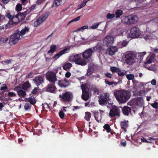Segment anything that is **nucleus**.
<instances>
[{
	"label": "nucleus",
	"mask_w": 158,
	"mask_h": 158,
	"mask_svg": "<svg viewBox=\"0 0 158 158\" xmlns=\"http://www.w3.org/2000/svg\"><path fill=\"white\" fill-rule=\"evenodd\" d=\"M123 114L125 116H128L131 113V109L130 107L127 106H124L121 107V110Z\"/></svg>",
	"instance_id": "obj_21"
},
{
	"label": "nucleus",
	"mask_w": 158,
	"mask_h": 158,
	"mask_svg": "<svg viewBox=\"0 0 158 158\" xmlns=\"http://www.w3.org/2000/svg\"><path fill=\"white\" fill-rule=\"evenodd\" d=\"M128 43V42L126 40H123L121 44V45L123 47H125L127 45Z\"/></svg>",
	"instance_id": "obj_56"
},
{
	"label": "nucleus",
	"mask_w": 158,
	"mask_h": 158,
	"mask_svg": "<svg viewBox=\"0 0 158 158\" xmlns=\"http://www.w3.org/2000/svg\"><path fill=\"white\" fill-rule=\"evenodd\" d=\"M150 105L154 108H157L158 107V102H155L154 103H151Z\"/></svg>",
	"instance_id": "obj_50"
},
{
	"label": "nucleus",
	"mask_w": 158,
	"mask_h": 158,
	"mask_svg": "<svg viewBox=\"0 0 158 158\" xmlns=\"http://www.w3.org/2000/svg\"><path fill=\"white\" fill-rule=\"evenodd\" d=\"M7 89V87L6 84H4L2 85V86H1L0 88V90H2Z\"/></svg>",
	"instance_id": "obj_54"
},
{
	"label": "nucleus",
	"mask_w": 158,
	"mask_h": 158,
	"mask_svg": "<svg viewBox=\"0 0 158 158\" xmlns=\"http://www.w3.org/2000/svg\"><path fill=\"white\" fill-rule=\"evenodd\" d=\"M49 14L48 12H45L42 15L40 16L34 23V25L37 27L40 25L42 23L48 18Z\"/></svg>",
	"instance_id": "obj_10"
},
{
	"label": "nucleus",
	"mask_w": 158,
	"mask_h": 158,
	"mask_svg": "<svg viewBox=\"0 0 158 158\" xmlns=\"http://www.w3.org/2000/svg\"><path fill=\"white\" fill-rule=\"evenodd\" d=\"M129 105L132 106L141 107L144 105V101L142 97L135 98L130 101Z\"/></svg>",
	"instance_id": "obj_5"
},
{
	"label": "nucleus",
	"mask_w": 158,
	"mask_h": 158,
	"mask_svg": "<svg viewBox=\"0 0 158 158\" xmlns=\"http://www.w3.org/2000/svg\"><path fill=\"white\" fill-rule=\"evenodd\" d=\"M151 36L150 35H146L145 36H144V38L145 40H148L151 39Z\"/></svg>",
	"instance_id": "obj_63"
},
{
	"label": "nucleus",
	"mask_w": 158,
	"mask_h": 158,
	"mask_svg": "<svg viewBox=\"0 0 158 158\" xmlns=\"http://www.w3.org/2000/svg\"><path fill=\"white\" fill-rule=\"evenodd\" d=\"M69 60L71 62H74L76 64L81 65H85L87 64L86 62L81 58V55L79 54L71 56L69 57Z\"/></svg>",
	"instance_id": "obj_3"
},
{
	"label": "nucleus",
	"mask_w": 158,
	"mask_h": 158,
	"mask_svg": "<svg viewBox=\"0 0 158 158\" xmlns=\"http://www.w3.org/2000/svg\"><path fill=\"white\" fill-rule=\"evenodd\" d=\"M56 46L55 45H52L50 46V49L48 52V53H53L56 50Z\"/></svg>",
	"instance_id": "obj_31"
},
{
	"label": "nucleus",
	"mask_w": 158,
	"mask_h": 158,
	"mask_svg": "<svg viewBox=\"0 0 158 158\" xmlns=\"http://www.w3.org/2000/svg\"><path fill=\"white\" fill-rule=\"evenodd\" d=\"M29 31V29L27 27H25L20 31H19V35L21 37L23 36L25 34L28 33Z\"/></svg>",
	"instance_id": "obj_26"
},
{
	"label": "nucleus",
	"mask_w": 158,
	"mask_h": 158,
	"mask_svg": "<svg viewBox=\"0 0 158 158\" xmlns=\"http://www.w3.org/2000/svg\"><path fill=\"white\" fill-rule=\"evenodd\" d=\"M31 107V104L29 102L26 103L24 106V109L25 110H29Z\"/></svg>",
	"instance_id": "obj_40"
},
{
	"label": "nucleus",
	"mask_w": 158,
	"mask_h": 158,
	"mask_svg": "<svg viewBox=\"0 0 158 158\" xmlns=\"http://www.w3.org/2000/svg\"><path fill=\"white\" fill-rule=\"evenodd\" d=\"M34 82L35 84L38 86L44 81L43 78L42 77H37L34 79Z\"/></svg>",
	"instance_id": "obj_23"
},
{
	"label": "nucleus",
	"mask_w": 158,
	"mask_h": 158,
	"mask_svg": "<svg viewBox=\"0 0 158 158\" xmlns=\"http://www.w3.org/2000/svg\"><path fill=\"white\" fill-rule=\"evenodd\" d=\"M104 129L106 130L107 132H110L111 131V128L108 124H105L103 126Z\"/></svg>",
	"instance_id": "obj_39"
},
{
	"label": "nucleus",
	"mask_w": 158,
	"mask_h": 158,
	"mask_svg": "<svg viewBox=\"0 0 158 158\" xmlns=\"http://www.w3.org/2000/svg\"><path fill=\"white\" fill-rule=\"evenodd\" d=\"M125 57L126 58L125 62L128 64H131L135 62V56L133 53L130 52L126 54Z\"/></svg>",
	"instance_id": "obj_13"
},
{
	"label": "nucleus",
	"mask_w": 158,
	"mask_h": 158,
	"mask_svg": "<svg viewBox=\"0 0 158 158\" xmlns=\"http://www.w3.org/2000/svg\"><path fill=\"white\" fill-rule=\"evenodd\" d=\"M36 5L34 4L31 6L29 9L31 10V11L35 10V8Z\"/></svg>",
	"instance_id": "obj_64"
},
{
	"label": "nucleus",
	"mask_w": 158,
	"mask_h": 158,
	"mask_svg": "<svg viewBox=\"0 0 158 158\" xmlns=\"http://www.w3.org/2000/svg\"><path fill=\"white\" fill-rule=\"evenodd\" d=\"M31 86V84L28 81H26L22 85V89L24 90H27V89L30 88Z\"/></svg>",
	"instance_id": "obj_28"
},
{
	"label": "nucleus",
	"mask_w": 158,
	"mask_h": 158,
	"mask_svg": "<svg viewBox=\"0 0 158 158\" xmlns=\"http://www.w3.org/2000/svg\"><path fill=\"white\" fill-rule=\"evenodd\" d=\"M128 121H126L125 120L121 121L120 122V126L121 128L125 132L127 131L126 129L128 127Z\"/></svg>",
	"instance_id": "obj_22"
},
{
	"label": "nucleus",
	"mask_w": 158,
	"mask_h": 158,
	"mask_svg": "<svg viewBox=\"0 0 158 158\" xmlns=\"http://www.w3.org/2000/svg\"><path fill=\"white\" fill-rule=\"evenodd\" d=\"M123 11L121 10H117L116 12L115 15H116V18H118L123 14Z\"/></svg>",
	"instance_id": "obj_36"
},
{
	"label": "nucleus",
	"mask_w": 158,
	"mask_h": 158,
	"mask_svg": "<svg viewBox=\"0 0 158 158\" xmlns=\"http://www.w3.org/2000/svg\"><path fill=\"white\" fill-rule=\"evenodd\" d=\"M31 12V10H29V9L27 10H26L23 12V13L24 14L25 16H26L27 14H29L30 12Z\"/></svg>",
	"instance_id": "obj_58"
},
{
	"label": "nucleus",
	"mask_w": 158,
	"mask_h": 158,
	"mask_svg": "<svg viewBox=\"0 0 158 158\" xmlns=\"http://www.w3.org/2000/svg\"><path fill=\"white\" fill-rule=\"evenodd\" d=\"M115 17V14H111L110 13H108L106 15V18L108 19H111Z\"/></svg>",
	"instance_id": "obj_49"
},
{
	"label": "nucleus",
	"mask_w": 158,
	"mask_h": 158,
	"mask_svg": "<svg viewBox=\"0 0 158 158\" xmlns=\"http://www.w3.org/2000/svg\"><path fill=\"white\" fill-rule=\"evenodd\" d=\"M142 142H146L147 143H150V142L147 141L146 139H145L144 137H142V138L141 139Z\"/></svg>",
	"instance_id": "obj_62"
},
{
	"label": "nucleus",
	"mask_w": 158,
	"mask_h": 158,
	"mask_svg": "<svg viewBox=\"0 0 158 158\" xmlns=\"http://www.w3.org/2000/svg\"><path fill=\"white\" fill-rule=\"evenodd\" d=\"M8 95L9 97H16V94L13 92H9L8 94Z\"/></svg>",
	"instance_id": "obj_48"
},
{
	"label": "nucleus",
	"mask_w": 158,
	"mask_h": 158,
	"mask_svg": "<svg viewBox=\"0 0 158 158\" xmlns=\"http://www.w3.org/2000/svg\"><path fill=\"white\" fill-rule=\"evenodd\" d=\"M114 95L118 102L121 104L126 102L131 97V93L125 89L115 90L114 91Z\"/></svg>",
	"instance_id": "obj_1"
},
{
	"label": "nucleus",
	"mask_w": 158,
	"mask_h": 158,
	"mask_svg": "<svg viewBox=\"0 0 158 158\" xmlns=\"http://www.w3.org/2000/svg\"><path fill=\"white\" fill-rule=\"evenodd\" d=\"M105 75L106 76L110 78H112L113 76V74L108 73H105Z\"/></svg>",
	"instance_id": "obj_61"
},
{
	"label": "nucleus",
	"mask_w": 158,
	"mask_h": 158,
	"mask_svg": "<svg viewBox=\"0 0 158 158\" xmlns=\"http://www.w3.org/2000/svg\"><path fill=\"white\" fill-rule=\"evenodd\" d=\"M9 40V38L6 36H4L0 38V44H2L6 42Z\"/></svg>",
	"instance_id": "obj_35"
},
{
	"label": "nucleus",
	"mask_w": 158,
	"mask_h": 158,
	"mask_svg": "<svg viewBox=\"0 0 158 158\" xmlns=\"http://www.w3.org/2000/svg\"><path fill=\"white\" fill-rule=\"evenodd\" d=\"M81 88L82 92L81 98L83 100L86 101L89 98V88L86 85L84 84L81 85Z\"/></svg>",
	"instance_id": "obj_9"
},
{
	"label": "nucleus",
	"mask_w": 158,
	"mask_h": 158,
	"mask_svg": "<svg viewBox=\"0 0 158 158\" xmlns=\"http://www.w3.org/2000/svg\"><path fill=\"white\" fill-rule=\"evenodd\" d=\"M58 85L59 86H60L61 88L66 87L68 86L69 85L66 83H65L64 81H62L61 80L59 81Z\"/></svg>",
	"instance_id": "obj_30"
},
{
	"label": "nucleus",
	"mask_w": 158,
	"mask_h": 158,
	"mask_svg": "<svg viewBox=\"0 0 158 158\" xmlns=\"http://www.w3.org/2000/svg\"><path fill=\"white\" fill-rule=\"evenodd\" d=\"M101 23H96L94 24L91 27L93 29H96L97 28Z\"/></svg>",
	"instance_id": "obj_53"
},
{
	"label": "nucleus",
	"mask_w": 158,
	"mask_h": 158,
	"mask_svg": "<svg viewBox=\"0 0 158 158\" xmlns=\"http://www.w3.org/2000/svg\"><path fill=\"white\" fill-rule=\"evenodd\" d=\"M118 49L115 46H110L106 50V52L110 55H113L117 52Z\"/></svg>",
	"instance_id": "obj_19"
},
{
	"label": "nucleus",
	"mask_w": 158,
	"mask_h": 158,
	"mask_svg": "<svg viewBox=\"0 0 158 158\" xmlns=\"http://www.w3.org/2000/svg\"><path fill=\"white\" fill-rule=\"evenodd\" d=\"M59 115L61 118L62 119H64L65 114L63 111L61 110L59 112Z\"/></svg>",
	"instance_id": "obj_44"
},
{
	"label": "nucleus",
	"mask_w": 158,
	"mask_h": 158,
	"mask_svg": "<svg viewBox=\"0 0 158 158\" xmlns=\"http://www.w3.org/2000/svg\"><path fill=\"white\" fill-rule=\"evenodd\" d=\"M70 47H67V48H65L64 49L60 51L58 53L56 54L53 56V58L54 59H57L63 55L68 52L70 50Z\"/></svg>",
	"instance_id": "obj_16"
},
{
	"label": "nucleus",
	"mask_w": 158,
	"mask_h": 158,
	"mask_svg": "<svg viewBox=\"0 0 158 158\" xmlns=\"http://www.w3.org/2000/svg\"><path fill=\"white\" fill-rule=\"evenodd\" d=\"M113 40V38L110 36H107L105 38V43L107 46L112 44Z\"/></svg>",
	"instance_id": "obj_24"
},
{
	"label": "nucleus",
	"mask_w": 158,
	"mask_h": 158,
	"mask_svg": "<svg viewBox=\"0 0 158 158\" xmlns=\"http://www.w3.org/2000/svg\"><path fill=\"white\" fill-rule=\"evenodd\" d=\"M100 113H99L98 111H96L93 112L94 115L95 120L98 123L101 121V119L102 118V116L104 113V111L100 110Z\"/></svg>",
	"instance_id": "obj_17"
},
{
	"label": "nucleus",
	"mask_w": 158,
	"mask_h": 158,
	"mask_svg": "<svg viewBox=\"0 0 158 158\" xmlns=\"http://www.w3.org/2000/svg\"><path fill=\"white\" fill-rule=\"evenodd\" d=\"M32 74L33 73L31 72L28 73L26 77V78H30L32 77V76L33 75Z\"/></svg>",
	"instance_id": "obj_57"
},
{
	"label": "nucleus",
	"mask_w": 158,
	"mask_h": 158,
	"mask_svg": "<svg viewBox=\"0 0 158 158\" xmlns=\"http://www.w3.org/2000/svg\"><path fill=\"white\" fill-rule=\"evenodd\" d=\"M140 31L138 28L133 27L130 29V33L128 35L129 37L133 39L139 36L140 35Z\"/></svg>",
	"instance_id": "obj_12"
},
{
	"label": "nucleus",
	"mask_w": 158,
	"mask_h": 158,
	"mask_svg": "<svg viewBox=\"0 0 158 158\" xmlns=\"http://www.w3.org/2000/svg\"><path fill=\"white\" fill-rule=\"evenodd\" d=\"M90 0H83V1L80 3V5L78 6V9H80L83 7L85 6L87 2Z\"/></svg>",
	"instance_id": "obj_33"
},
{
	"label": "nucleus",
	"mask_w": 158,
	"mask_h": 158,
	"mask_svg": "<svg viewBox=\"0 0 158 158\" xmlns=\"http://www.w3.org/2000/svg\"><path fill=\"white\" fill-rule=\"evenodd\" d=\"M117 73L119 76L121 77H123L126 74L125 71H122L119 69L118 70V72Z\"/></svg>",
	"instance_id": "obj_43"
},
{
	"label": "nucleus",
	"mask_w": 158,
	"mask_h": 158,
	"mask_svg": "<svg viewBox=\"0 0 158 158\" xmlns=\"http://www.w3.org/2000/svg\"><path fill=\"white\" fill-rule=\"evenodd\" d=\"M5 16L9 19L10 21H12L13 23H16L13 21L14 19H15V15L13 13H6Z\"/></svg>",
	"instance_id": "obj_27"
},
{
	"label": "nucleus",
	"mask_w": 158,
	"mask_h": 158,
	"mask_svg": "<svg viewBox=\"0 0 158 158\" xmlns=\"http://www.w3.org/2000/svg\"><path fill=\"white\" fill-rule=\"evenodd\" d=\"M85 114L84 118L87 121H89L91 115V114L90 112H86L85 113Z\"/></svg>",
	"instance_id": "obj_37"
},
{
	"label": "nucleus",
	"mask_w": 158,
	"mask_h": 158,
	"mask_svg": "<svg viewBox=\"0 0 158 158\" xmlns=\"http://www.w3.org/2000/svg\"><path fill=\"white\" fill-rule=\"evenodd\" d=\"M93 53V50L91 48H89L85 50L82 53V57L86 59L90 58Z\"/></svg>",
	"instance_id": "obj_15"
},
{
	"label": "nucleus",
	"mask_w": 158,
	"mask_h": 158,
	"mask_svg": "<svg viewBox=\"0 0 158 158\" xmlns=\"http://www.w3.org/2000/svg\"><path fill=\"white\" fill-rule=\"evenodd\" d=\"M88 26L87 25L84 26L80 28H79L77 29V31H83L84 30L88 29Z\"/></svg>",
	"instance_id": "obj_46"
},
{
	"label": "nucleus",
	"mask_w": 158,
	"mask_h": 158,
	"mask_svg": "<svg viewBox=\"0 0 158 158\" xmlns=\"http://www.w3.org/2000/svg\"><path fill=\"white\" fill-rule=\"evenodd\" d=\"M55 83L48 84L46 87V91L48 92L52 93H54L55 92V90L56 89V87L55 85Z\"/></svg>",
	"instance_id": "obj_20"
},
{
	"label": "nucleus",
	"mask_w": 158,
	"mask_h": 158,
	"mask_svg": "<svg viewBox=\"0 0 158 158\" xmlns=\"http://www.w3.org/2000/svg\"><path fill=\"white\" fill-rule=\"evenodd\" d=\"M15 91L17 92L18 95L21 97L24 98L26 95V93L24 90H22L21 88L19 86L15 87L14 89Z\"/></svg>",
	"instance_id": "obj_18"
},
{
	"label": "nucleus",
	"mask_w": 158,
	"mask_h": 158,
	"mask_svg": "<svg viewBox=\"0 0 158 158\" xmlns=\"http://www.w3.org/2000/svg\"><path fill=\"white\" fill-rule=\"evenodd\" d=\"M39 87H36L35 88L31 91V93L34 95H36L38 93V90Z\"/></svg>",
	"instance_id": "obj_47"
},
{
	"label": "nucleus",
	"mask_w": 158,
	"mask_h": 158,
	"mask_svg": "<svg viewBox=\"0 0 158 158\" xmlns=\"http://www.w3.org/2000/svg\"><path fill=\"white\" fill-rule=\"evenodd\" d=\"M121 107L114 106L110 110L109 113L110 117H113L114 116L119 117L120 115Z\"/></svg>",
	"instance_id": "obj_7"
},
{
	"label": "nucleus",
	"mask_w": 158,
	"mask_h": 158,
	"mask_svg": "<svg viewBox=\"0 0 158 158\" xmlns=\"http://www.w3.org/2000/svg\"><path fill=\"white\" fill-rule=\"evenodd\" d=\"M73 95L72 92L70 91H66L64 93L60 94L59 98L60 100L64 102H69L72 101Z\"/></svg>",
	"instance_id": "obj_4"
},
{
	"label": "nucleus",
	"mask_w": 158,
	"mask_h": 158,
	"mask_svg": "<svg viewBox=\"0 0 158 158\" xmlns=\"http://www.w3.org/2000/svg\"><path fill=\"white\" fill-rule=\"evenodd\" d=\"M19 30L17 29L13 34L10 36L9 42V44L12 45L16 44L20 39V36L19 35Z\"/></svg>",
	"instance_id": "obj_6"
},
{
	"label": "nucleus",
	"mask_w": 158,
	"mask_h": 158,
	"mask_svg": "<svg viewBox=\"0 0 158 158\" xmlns=\"http://www.w3.org/2000/svg\"><path fill=\"white\" fill-rule=\"evenodd\" d=\"M25 17L23 13L21 12L18 13L15 16V17L17 19V22L22 21L25 19Z\"/></svg>",
	"instance_id": "obj_25"
},
{
	"label": "nucleus",
	"mask_w": 158,
	"mask_h": 158,
	"mask_svg": "<svg viewBox=\"0 0 158 158\" xmlns=\"http://www.w3.org/2000/svg\"><path fill=\"white\" fill-rule=\"evenodd\" d=\"M27 100L31 105H34L36 102V101L34 98H27Z\"/></svg>",
	"instance_id": "obj_32"
},
{
	"label": "nucleus",
	"mask_w": 158,
	"mask_h": 158,
	"mask_svg": "<svg viewBox=\"0 0 158 158\" xmlns=\"http://www.w3.org/2000/svg\"><path fill=\"white\" fill-rule=\"evenodd\" d=\"M105 82L106 84L109 85H113L112 82L109 81L106 79L105 80Z\"/></svg>",
	"instance_id": "obj_59"
},
{
	"label": "nucleus",
	"mask_w": 158,
	"mask_h": 158,
	"mask_svg": "<svg viewBox=\"0 0 158 158\" xmlns=\"http://www.w3.org/2000/svg\"><path fill=\"white\" fill-rule=\"evenodd\" d=\"M126 76L127 78L129 80H132L134 77V76L133 74H127Z\"/></svg>",
	"instance_id": "obj_52"
},
{
	"label": "nucleus",
	"mask_w": 158,
	"mask_h": 158,
	"mask_svg": "<svg viewBox=\"0 0 158 158\" xmlns=\"http://www.w3.org/2000/svg\"><path fill=\"white\" fill-rule=\"evenodd\" d=\"M138 18L135 15H131L127 16L121 17L122 23L127 25H130L136 23L138 21Z\"/></svg>",
	"instance_id": "obj_2"
},
{
	"label": "nucleus",
	"mask_w": 158,
	"mask_h": 158,
	"mask_svg": "<svg viewBox=\"0 0 158 158\" xmlns=\"http://www.w3.org/2000/svg\"><path fill=\"white\" fill-rule=\"evenodd\" d=\"M146 54V52H140L139 54L138 57L140 59H142L143 56Z\"/></svg>",
	"instance_id": "obj_45"
},
{
	"label": "nucleus",
	"mask_w": 158,
	"mask_h": 158,
	"mask_svg": "<svg viewBox=\"0 0 158 158\" xmlns=\"http://www.w3.org/2000/svg\"><path fill=\"white\" fill-rule=\"evenodd\" d=\"M102 49V48L101 46H96V50L97 52H101Z\"/></svg>",
	"instance_id": "obj_55"
},
{
	"label": "nucleus",
	"mask_w": 158,
	"mask_h": 158,
	"mask_svg": "<svg viewBox=\"0 0 158 158\" xmlns=\"http://www.w3.org/2000/svg\"><path fill=\"white\" fill-rule=\"evenodd\" d=\"M119 69L115 67H112L110 68V70L113 73H117Z\"/></svg>",
	"instance_id": "obj_42"
},
{
	"label": "nucleus",
	"mask_w": 158,
	"mask_h": 158,
	"mask_svg": "<svg viewBox=\"0 0 158 158\" xmlns=\"http://www.w3.org/2000/svg\"><path fill=\"white\" fill-rule=\"evenodd\" d=\"M22 5L20 3H18L16 6L15 10L17 12H19L22 10Z\"/></svg>",
	"instance_id": "obj_38"
},
{
	"label": "nucleus",
	"mask_w": 158,
	"mask_h": 158,
	"mask_svg": "<svg viewBox=\"0 0 158 158\" xmlns=\"http://www.w3.org/2000/svg\"><path fill=\"white\" fill-rule=\"evenodd\" d=\"M46 79L51 83H55L57 81L56 73L52 71H49L46 74Z\"/></svg>",
	"instance_id": "obj_11"
},
{
	"label": "nucleus",
	"mask_w": 158,
	"mask_h": 158,
	"mask_svg": "<svg viewBox=\"0 0 158 158\" xmlns=\"http://www.w3.org/2000/svg\"><path fill=\"white\" fill-rule=\"evenodd\" d=\"M60 3L57 0H54L53 3V6H56L60 5Z\"/></svg>",
	"instance_id": "obj_51"
},
{
	"label": "nucleus",
	"mask_w": 158,
	"mask_h": 158,
	"mask_svg": "<svg viewBox=\"0 0 158 158\" xmlns=\"http://www.w3.org/2000/svg\"><path fill=\"white\" fill-rule=\"evenodd\" d=\"M94 69L92 67H89L87 70L86 74L88 76H90L94 73Z\"/></svg>",
	"instance_id": "obj_34"
},
{
	"label": "nucleus",
	"mask_w": 158,
	"mask_h": 158,
	"mask_svg": "<svg viewBox=\"0 0 158 158\" xmlns=\"http://www.w3.org/2000/svg\"><path fill=\"white\" fill-rule=\"evenodd\" d=\"M80 18V16H78L77 18L73 19L72 20V22H76L79 21Z\"/></svg>",
	"instance_id": "obj_60"
},
{
	"label": "nucleus",
	"mask_w": 158,
	"mask_h": 158,
	"mask_svg": "<svg viewBox=\"0 0 158 158\" xmlns=\"http://www.w3.org/2000/svg\"><path fill=\"white\" fill-rule=\"evenodd\" d=\"M155 55L152 54L150 56L146 58V61L144 63L145 66L147 69L149 70L154 71L155 69L154 67L152 66L147 67V64H150L152 62L154 61Z\"/></svg>",
	"instance_id": "obj_14"
},
{
	"label": "nucleus",
	"mask_w": 158,
	"mask_h": 158,
	"mask_svg": "<svg viewBox=\"0 0 158 158\" xmlns=\"http://www.w3.org/2000/svg\"><path fill=\"white\" fill-rule=\"evenodd\" d=\"M1 63L3 64H8L11 63V60H5L1 61Z\"/></svg>",
	"instance_id": "obj_41"
},
{
	"label": "nucleus",
	"mask_w": 158,
	"mask_h": 158,
	"mask_svg": "<svg viewBox=\"0 0 158 158\" xmlns=\"http://www.w3.org/2000/svg\"><path fill=\"white\" fill-rule=\"evenodd\" d=\"M109 97L110 94L108 93L101 94L98 100L100 105H104L107 104L109 100Z\"/></svg>",
	"instance_id": "obj_8"
},
{
	"label": "nucleus",
	"mask_w": 158,
	"mask_h": 158,
	"mask_svg": "<svg viewBox=\"0 0 158 158\" xmlns=\"http://www.w3.org/2000/svg\"><path fill=\"white\" fill-rule=\"evenodd\" d=\"M72 66V65L71 63H66L63 64V68L64 70L66 71H68L70 69Z\"/></svg>",
	"instance_id": "obj_29"
}]
</instances>
